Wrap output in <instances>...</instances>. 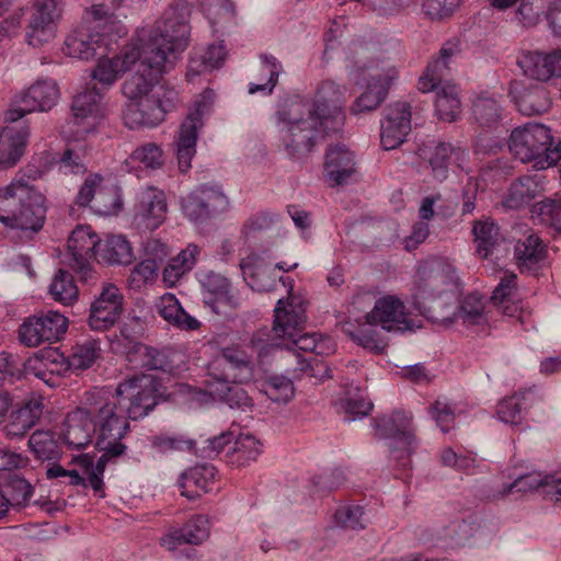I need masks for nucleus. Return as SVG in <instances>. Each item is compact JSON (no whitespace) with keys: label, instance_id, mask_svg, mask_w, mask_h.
Instances as JSON below:
<instances>
[{"label":"nucleus","instance_id":"62","mask_svg":"<svg viewBox=\"0 0 561 561\" xmlns=\"http://www.w3.org/2000/svg\"><path fill=\"white\" fill-rule=\"evenodd\" d=\"M428 414L443 433H448L455 424V407L446 399H437L430 408Z\"/></svg>","mask_w":561,"mask_h":561},{"label":"nucleus","instance_id":"12","mask_svg":"<svg viewBox=\"0 0 561 561\" xmlns=\"http://www.w3.org/2000/svg\"><path fill=\"white\" fill-rule=\"evenodd\" d=\"M178 102L176 90L159 85L152 95L126 105L123 113L125 125L131 129L156 127L164 121L169 112L175 110Z\"/></svg>","mask_w":561,"mask_h":561},{"label":"nucleus","instance_id":"5","mask_svg":"<svg viewBox=\"0 0 561 561\" xmlns=\"http://www.w3.org/2000/svg\"><path fill=\"white\" fill-rule=\"evenodd\" d=\"M89 21L69 34L64 43V53L72 58L89 60L110 51L113 35L126 34L125 26L108 12L104 4L92 5L88 12Z\"/></svg>","mask_w":561,"mask_h":561},{"label":"nucleus","instance_id":"43","mask_svg":"<svg viewBox=\"0 0 561 561\" xmlns=\"http://www.w3.org/2000/svg\"><path fill=\"white\" fill-rule=\"evenodd\" d=\"M325 175H352L357 172L354 153L343 145L330 146L324 157Z\"/></svg>","mask_w":561,"mask_h":561},{"label":"nucleus","instance_id":"55","mask_svg":"<svg viewBox=\"0 0 561 561\" xmlns=\"http://www.w3.org/2000/svg\"><path fill=\"white\" fill-rule=\"evenodd\" d=\"M261 71L268 76L265 83H250L248 92L254 94L261 92L265 95L273 93L274 88L278 82V77L283 71L280 61L273 55L263 54L261 55Z\"/></svg>","mask_w":561,"mask_h":561},{"label":"nucleus","instance_id":"41","mask_svg":"<svg viewBox=\"0 0 561 561\" xmlns=\"http://www.w3.org/2000/svg\"><path fill=\"white\" fill-rule=\"evenodd\" d=\"M226 48L222 43L210 44L202 51H195L188 62L186 77L193 81L195 77L222 66Z\"/></svg>","mask_w":561,"mask_h":561},{"label":"nucleus","instance_id":"38","mask_svg":"<svg viewBox=\"0 0 561 561\" xmlns=\"http://www.w3.org/2000/svg\"><path fill=\"white\" fill-rule=\"evenodd\" d=\"M1 500L9 506H25L33 495V486L15 472H5L0 480Z\"/></svg>","mask_w":561,"mask_h":561},{"label":"nucleus","instance_id":"50","mask_svg":"<svg viewBox=\"0 0 561 561\" xmlns=\"http://www.w3.org/2000/svg\"><path fill=\"white\" fill-rule=\"evenodd\" d=\"M477 253L481 259H488L495 247L500 244V228L490 220L477 221L473 226Z\"/></svg>","mask_w":561,"mask_h":561},{"label":"nucleus","instance_id":"46","mask_svg":"<svg viewBox=\"0 0 561 561\" xmlns=\"http://www.w3.org/2000/svg\"><path fill=\"white\" fill-rule=\"evenodd\" d=\"M306 323V310L304 309V320L297 329L295 330V334L293 336H285V348L291 350L295 347L296 350L304 352H311L318 355H323L327 352H331L332 347H330L329 343H331L330 339H318L317 334L312 333H302Z\"/></svg>","mask_w":561,"mask_h":561},{"label":"nucleus","instance_id":"18","mask_svg":"<svg viewBox=\"0 0 561 561\" xmlns=\"http://www.w3.org/2000/svg\"><path fill=\"white\" fill-rule=\"evenodd\" d=\"M68 251L71 256L70 267L83 282H95L98 273L91 263L96 259L100 237L89 226L77 227L68 239Z\"/></svg>","mask_w":561,"mask_h":561},{"label":"nucleus","instance_id":"24","mask_svg":"<svg viewBox=\"0 0 561 561\" xmlns=\"http://www.w3.org/2000/svg\"><path fill=\"white\" fill-rule=\"evenodd\" d=\"M203 299L210 310L220 316H228L240 307V296L231 282L216 272H208L201 280Z\"/></svg>","mask_w":561,"mask_h":561},{"label":"nucleus","instance_id":"35","mask_svg":"<svg viewBox=\"0 0 561 561\" xmlns=\"http://www.w3.org/2000/svg\"><path fill=\"white\" fill-rule=\"evenodd\" d=\"M216 469L204 463L185 470L179 479L181 495L195 500L202 494L210 492L215 483Z\"/></svg>","mask_w":561,"mask_h":561},{"label":"nucleus","instance_id":"60","mask_svg":"<svg viewBox=\"0 0 561 561\" xmlns=\"http://www.w3.org/2000/svg\"><path fill=\"white\" fill-rule=\"evenodd\" d=\"M182 529L187 543L201 545L209 537V519L206 515H194L183 525Z\"/></svg>","mask_w":561,"mask_h":561},{"label":"nucleus","instance_id":"40","mask_svg":"<svg viewBox=\"0 0 561 561\" xmlns=\"http://www.w3.org/2000/svg\"><path fill=\"white\" fill-rule=\"evenodd\" d=\"M545 254L546 250L542 241L535 233H530L525 237V239L518 240L514 250L517 265L522 272L536 271L543 261Z\"/></svg>","mask_w":561,"mask_h":561},{"label":"nucleus","instance_id":"27","mask_svg":"<svg viewBox=\"0 0 561 561\" xmlns=\"http://www.w3.org/2000/svg\"><path fill=\"white\" fill-rule=\"evenodd\" d=\"M183 355L171 348L158 350L145 344H136L129 353V362L136 363L146 370H160L168 374H178L181 370Z\"/></svg>","mask_w":561,"mask_h":561},{"label":"nucleus","instance_id":"51","mask_svg":"<svg viewBox=\"0 0 561 561\" xmlns=\"http://www.w3.org/2000/svg\"><path fill=\"white\" fill-rule=\"evenodd\" d=\"M516 105L523 115L541 114L550 107L549 93L543 87H533L518 96Z\"/></svg>","mask_w":561,"mask_h":561},{"label":"nucleus","instance_id":"8","mask_svg":"<svg viewBox=\"0 0 561 561\" xmlns=\"http://www.w3.org/2000/svg\"><path fill=\"white\" fill-rule=\"evenodd\" d=\"M552 139L547 126L528 123L513 129L508 149L522 163H533L535 170H546L561 160V140L551 148Z\"/></svg>","mask_w":561,"mask_h":561},{"label":"nucleus","instance_id":"63","mask_svg":"<svg viewBox=\"0 0 561 561\" xmlns=\"http://www.w3.org/2000/svg\"><path fill=\"white\" fill-rule=\"evenodd\" d=\"M550 474L542 476L540 472L534 471L518 476L504 491L505 493L528 492L539 486L550 485Z\"/></svg>","mask_w":561,"mask_h":561},{"label":"nucleus","instance_id":"36","mask_svg":"<svg viewBox=\"0 0 561 561\" xmlns=\"http://www.w3.org/2000/svg\"><path fill=\"white\" fill-rule=\"evenodd\" d=\"M240 270L247 284L257 291H270L276 286V275L264 259L252 253L240 261Z\"/></svg>","mask_w":561,"mask_h":561},{"label":"nucleus","instance_id":"39","mask_svg":"<svg viewBox=\"0 0 561 561\" xmlns=\"http://www.w3.org/2000/svg\"><path fill=\"white\" fill-rule=\"evenodd\" d=\"M262 453L261 442L252 434L240 433L233 440V446L227 451V462L238 468L247 467L256 461Z\"/></svg>","mask_w":561,"mask_h":561},{"label":"nucleus","instance_id":"42","mask_svg":"<svg viewBox=\"0 0 561 561\" xmlns=\"http://www.w3.org/2000/svg\"><path fill=\"white\" fill-rule=\"evenodd\" d=\"M470 536L471 527L469 524L462 518H456L451 520L447 526L443 527L440 531H435V535L432 533L430 534L428 530H425L421 535L420 540L424 545H458L460 541L469 538Z\"/></svg>","mask_w":561,"mask_h":561},{"label":"nucleus","instance_id":"6","mask_svg":"<svg viewBox=\"0 0 561 561\" xmlns=\"http://www.w3.org/2000/svg\"><path fill=\"white\" fill-rule=\"evenodd\" d=\"M46 218L45 196L22 178L0 187V222L37 232Z\"/></svg>","mask_w":561,"mask_h":561},{"label":"nucleus","instance_id":"53","mask_svg":"<svg viewBox=\"0 0 561 561\" xmlns=\"http://www.w3.org/2000/svg\"><path fill=\"white\" fill-rule=\"evenodd\" d=\"M100 185H98L96 205L103 209L105 214L116 213L123 207L122 190L115 178H104Z\"/></svg>","mask_w":561,"mask_h":561},{"label":"nucleus","instance_id":"33","mask_svg":"<svg viewBox=\"0 0 561 561\" xmlns=\"http://www.w3.org/2000/svg\"><path fill=\"white\" fill-rule=\"evenodd\" d=\"M516 280L515 274L504 275L493 291L492 300L494 304H497L499 309L504 316L515 318L520 324H526L530 319L531 312L524 307L520 300L512 299Z\"/></svg>","mask_w":561,"mask_h":561},{"label":"nucleus","instance_id":"48","mask_svg":"<svg viewBox=\"0 0 561 561\" xmlns=\"http://www.w3.org/2000/svg\"><path fill=\"white\" fill-rule=\"evenodd\" d=\"M543 190L538 178H516L504 201L507 208H519L534 199Z\"/></svg>","mask_w":561,"mask_h":561},{"label":"nucleus","instance_id":"45","mask_svg":"<svg viewBox=\"0 0 561 561\" xmlns=\"http://www.w3.org/2000/svg\"><path fill=\"white\" fill-rule=\"evenodd\" d=\"M100 356L99 343L94 340H88L82 344L72 347L71 354L67 358H62V368L57 370V375H61L67 370H84L90 368Z\"/></svg>","mask_w":561,"mask_h":561},{"label":"nucleus","instance_id":"54","mask_svg":"<svg viewBox=\"0 0 561 561\" xmlns=\"http://www.w3.org/2000/svg\"><path fill=\"white\" fill-rule=\"evenodd\" d=\"M141 204L148 221L147 227L158 228L163 222L168 208L164 193L149 188V192L142 197Z\"/></svg>","mask_w":561,"mask_h":561},{"label":"nucleus","instance_id":"57","mask_svg":"<svg viewBox=\"0 0 561 561\" xmlns=\"http://www.w3.org/2000/svg\"><path fill=\"white\" fill-rule=\"evenodd\" d=\"M472 115L480 126H493L500 121L501 106L494 98L480 95L472 104Z\"/></svg>","mask_w":561,"mask_h":561},{"label":"nucleus","instance_id":"7","mask_svg":"<svg viewBox=\"0 0 561 561\" xmlns=\"http://www.w3.org/2000/svg\"><path fill=\"white\" fill-rule=\"evenodd\" d=\"M459 51L457 43H445L439 50V57L428 64L425 73L419 80L420 91L431 92L437 90L435 110L438 118L446 122L456 121L461 113L458 88L456 84L446 81L451 60Z\"/></svg>","mask_w":561,"mask_h":561},{"label":"nucleus","instance_id":"21","mask_svg":"<svg viewBox=\"0 0 561 561\" xmlns=\"http://www.w3.org/2000/svg\"><path fill=\"white\" fill-rule=\"evenodd\" d=\"M61 11L62 0H33L32 14L25 33L28 45L38 47L55 37Z\"/></svg>","mask_w":561,"mask_h":561},{"label":"nucleus","instance_id":"32","mask_svg":"<svg viewBox=\"0 0 561 561\" xmlns=\"http://www.w3.org/2000/svg\"><path fill=\"white\" fill-rule=\"evenodd\" d=\"M435 173H468V152L449 142L438 144L428 159Z\"/></svg>","mask_w":561,"mask_h":561},{"label":"nucleus","instance_id":"2","mask_svg":"<svg viewBox=\"0 0 561 561\" xmlns=\"http://www.w3.org/2000/svg\"><path fill=\"white\" fill-rule=\"evenodd\" d=\"M137 43L126 46L125 49L112 58L106 55L99 56L98 64L92 70V83L79 92L72 101V124L76 136L90 133L96 124L105 117L106 107L103 102L105 92L135 65L140 56Z\"/></svg>","mask_w":561,"mask_h":561},{"label":"nucleus","instance_id":"9","mask_svg":"<svg viewBox=\"0 0 561 561\" xmlns=\"http://www.w3.org/2000/svg\"><path fill=\"white\" fill-rule=\"evenodd\" d=\"M354 79L365 90L354 101L350 112L359 115L375 111L387 99L389 89L398 77L397 68L389 61L369 59L354 61Z\"/></svg>","mask_w":561,"mask_h":561},{"label":"nucleus","instance_id":"61","mask_svg":"<svg viewBox=\"0 0 561 561\" xmlns=\"http://www.w3.org/2000/svg\"><path fill=\"white\" fill-rule=\"evenodd\" d=\"M24 376L23 360L11 353H0V385L13 383Z\"/></svg>","mask_w":561,"mask_h":561},{"label":"nucleus","instance_id":"1","mask_svg":"<svg viewBox=\"0 0 561 561\" xmlns=\"http://www.w3.org/2000/svg\"><path fill=\"white\" fill-rule=\"evenodd\" d=\"M65 426V443L75 449L85 448L95 436L99 450L111 455H123L126 450L122 440L130 425L117 412L114 398L104 397L101 388L84 393L82 405L67 414Z\"/></svg>","mask_w":561,"mask_h":561},{"label":"nucleus","instance_id":"13","mask_svg":"<svg viewBox=\"0 0 561 561\" xmlns=\"http://www.w3.org/2000/svg\"><path fill=\"white\" fill-rule=\"evenodd\" d=\"M346 87L332 80L322 81L317 88L313 101L308 105L307 114H312L324 128L325 134L340 133L345 123L343 111L346 102Z\"/></svg>","mask_w":561,"mask_h":561},{"label":"nucleus","instance_id":"10","mask_svg":"<svg viewBox=\"0 0 561 561\" xmlns=\"http://www.w3.org/2000/svg\"><path fill=\"white\" fill-rule=\"evenodd\" d=\"M103 396L113 397L117 412L129 423L149 414L158 404L157 382L149 376H133L121 382L115 390L101 388Z\"/></svg>","mask_w":561,"mask_h":561},{"label":"nucleus","instance_id":"20","mask_svg":"<svg viewBox=\"0 0 561 561\" xmlns=\"http://www.w3.org/2000/svg\"><path fill=\"white\" fill-rule=\"evenodd\" d=\"M67 329V318L58 311L49 310L27 318L19 328V339L22 344L35 347L60 340Z\"/></svg>","mask_w":561,"mask_h":561},{"label":"nucleus","instance_id":"23","mask_svg":"<svg viewBox=\"0 0 561 561\" xmlns=\"http://www.w3.org/2000/svg\"><path fill=\"white\" fill-rule=\"evenodd\" d=\"M123 306L124 296L121 289L111 283L103 284L100 294L91 302L89 327L94 331L111 329L121 318Z\"/></svg>","mask_w":561,"mask_h":561},{"label":"nucleus","instance_id":"56","mask_svg":"<svg viewBox=\"0 0 561 561\" xmlns=\"http://www.w3.org/2000/svg\"><path fill=\"white\" fill-rule=\"evenodd\" d=\"M222 381L220 388L217 389L219 400L224 401L231 409H238L243 412L252 411L254 407L253 399L239 385L240 382Z\"/></svg>","mask_w":561,"mask_h":561},{"label":"nucleus","instance_id":"4","mask_svg":"<svg viewBox=\"0 0 561 561\" xmlns=\"http://www.w3.org/2000/svg\"><path fill=\"white\" fill-rule=\"evenodd\" d=\"M191 11L185 0L171 3L152 27L137 31L136 43L140 48L156 55L161 53L173 65L176 55L188 45Z\"/></svg>","mask_w":561,"mask_h":561},{"label":"nucleus","instance_id":"44","mask_svg":"<svg viewBox=\"0 0 561 561\" xmlns=\"http://www.w3.org/2000/svg\"><path fill=\"white\" fill-rule=\"evenodd\" d=\"M100 259L108 264L128 265L135 260L129 241L122 234L108 236L99 249Z\"/></svg>","mask_w":561,"mask_h":561},{"label":"nucleus","instance_id":"30","mask_svg":"<svg viewBox=\"0 0 561 561\" xmlns=\"http://www.w3.org/2000/svg\"><path fill=\"white\" fill-rule=\"evenodd\" d=\"M30 129L25 125H8L0 131V172L15 165L25 152Z\"/></svg>","mask_w":561,"mask_h":561},{"label":"nucleus","instance_id":"58","mask_svg":"<svg viewBox=\"0 0 561 561\" xmlns=\"http://www.w3.org/2000/svg\"><path fill=\"white\" fill-rule=\"evenodd\" d=\"M533 214L543 225L558 227L561 225V195L545 198L533 207Z\"/></svg>","mask_w":561,"mask_h":561},{"label":"nucleus","instance_id":"52","mask_svg":"<svg viewBox=\"0 0 561 561\" xmlns=\"http://www.w3.org/2000/svg\"><path fill=\"white\" fill-rule=\"evenodd\" d=\"M49 294L54 300L66 306L71 305L78 299L73 276L66 270H58L49 285Z\"/></svg>","mask_w":561,"mask_h":561},{"label":"nucleus","instance_id":"26","mask_svg":"<svg viewBox=\"0 0 561 561\" xmlns=\"http://www.w3.org/2000/svg\"><path fill=\"white\" fill-rule=\"evenodd\" d=\"M367 321L370 324L380 325L388 332L412 331L415 327L403 301L391 295L376 301L373 310L367 314Z\"/></svg>","mask_w":561,"mask_h":561},{"label":"nucleus","instance_id":"31","mask_svg":"<svg viewBox=\"0 0 561 561\" xmlns=\"http://www.w3.org/2000/svg\"><path fill=\"white\" fill-rule=\"evenodd\" d=\"M43 397L31 396L21 407L13 410L3 426L8 437H22L30 431L43 414Z\"/></svg>","mask_w":561,"mask_h":561},{"label":"nucleus","instance_id":"28","mask_svg":"<svg viewBox=\"0 0 561 561\" xmlns=\"http://www.w3.org/2000/svg\"><path fill=\"white\" fill-rule=\"evenodd\" d=\"M517 66L524 76L547 81L554 75L561 73V49L551 53L524 51L517 58Z\"/></svg>","mask_w":561,"mask_h":561},{"label":"nucleus","instance_id":"11","mask_svg":"<svg viewBox=\"0 0 561 561\" xmlns=\"http://www.w3.org/2000/svg\"><path fill=\"white\" fill-rule=\"evenodd\" d=\"M279 299L274 311V324L272 328L262 327L253 332L250 339V347L260 359L267 356L274 348L285 347V336H293L297 325L304 320L302 302Z\"/></svg>","mask_w":561,"mask_h":561},{"label":"nucleus","instance_id":"3","mask_svg":"<svg viewBox=\"0 0 561 561\" xmlns=\"http://www.w3.org/2000/svg\"><path fill=\"white\" fill-rule=\"evenodd\" d=\"M308 105L298 95L282 100L277 106L276 127L278 148L291 159H301L310 153L319 138L330 136L318 124L312 114H307Z\"/></svg>","mask_w":561,"mask_h":561},{"label":"nucleus","instance_id":"49","mask_svg":"<svg viewBox=\"0 0 561 561\" xmlns=\"http://www.w3.org/2000/svg\"><path fill=\"white\" fill-rule=\"evenodd\" d=\"M28 447L36 459L57 460L61 456L59 438L51 431H35L28 439Z\"/></svg>","mask_w":561,"mask_h":561},{"label":"nucleus","instance_id":"17","mask_svg":"<svg viewBox=\"0 0 561 561\" xmlns=\"http://www.w3.org/2000/svg\"><path fill=\"white\" fill-rule=\"evenodd\" d=\"M376 434L380 438H391L402 445L392 449L393 457L399 461L398 466L407 469L410 466V455L415 440L412 415L405 411H394L390 416L375 420Z\"/></svg>","mask_w":561,"mask_h":561},{"label":"nucleus","instance_id":"19","mask_svg":"<svg viewBox=\"0 0 561 561\" xmlns=\"http://www.w3.org/2000/svg\"><path fill=\"white\" fill-rule=\"evenodd\" d=\"M213 99L214 91L205 90L195 103L196 108L181 124L176 141V160L181 173L188 172L192 167L191 162L196 153L197 130L202 127L203 113L211 104Z\"/></svg>","mask_w":561,"mask_h":561},{"label":"nucleus","instance_id":"29","mask_svg":"<svg viewBox=\"0 0 561 561\" xmlns=\"http://www.w3.org/2000/svg\"><path fill=\"white\" fill-rule=\"evenodd\" d=\"M33 163L39 175L49 172L79 175L87 172V165L81 153L73 149L65 150L61 156L49 151L42 152L33 158Z\"/></svg>","mask_w":561,"mask_h":561},{"label":"nucleus","instance_id":"15","mask_svg":"<svg viewBox=\"0 0 561 561\" xmlns=\"http://www.w3.org/2000/svg\"><path fill=\"white\" fill-rule=\"evenodd\" d=\"M415 297L435 299L458 287L455 266L445 259L421 262L414 275Z\"/></svg>","mask_w":561,"mask_h":561},{"label":"nucleus","instance_id":"37","mask_svg":"<svg viewBox=\"0 0 561 561\" xmlns=\"http://www.w3.org/2000/svg\"><path fill=\"white\" fill-rule=\"evenodd\" d=\"M536 400L535 391L531 389L518 391L502 399L497 403L496 414L500 421L518 425L523 421V413L529 409Z\"/></svg>","mask_w":561,"mask_h":561},{"label":"nucleus","instance_id":"47","mask_svg":"<svg viewBox=\"0 0 561 561\" xmlns=\"http://www.w3.org/2000/svg\"><path fill=\"white\" fill-rule=\"evenodd\" d=\"M198 254L199 248L195 244H188L164 267L162 272L163 282L169 287L174 286L185 273L193 268Z\"/></svg>","mask_w":561,"mask_h":561},{"label":"nucleus","instance_id":"59","mask_svg":"<svg viewBox=\"0 0 561 561\" xmlns=\"http://www.w3.org/2000/svg\"><path fill=\"white\" fill-rule=\"evenodd\" d=\"M263 391L274 402L286 403L294 397L291 380L279 376L268 378L263 385Z\"/></svg>","mask_w":561,"mask_h":561},{"label":"nucleus","instance_id":"22","mask_svg":"<svg viewBox=\"0 0 561 561\" xmlns=\"http://www.w3.org/2000/svg\"><path fill=\"white\" fill-rule=\"evenodd\" d=\"M58 98L59 89L55 80H38L20 95L16 101L19 106L7 111L5 121L15 123L27 113L49 111L57 103Z\"/></svg>","mask_w":561,"mask_h":561},{"label":"nucleus","instance_id":"14","mask_svg":"<svg viewBox=\"0 0 561 561\" xmlns=\"http://www.w3.org/2000/svg\"><path fill=\"white\" fill-rule=\"evenodd\" d=\"M137 49L140 51L137 70L122 84V93L129 102H136L157 92L161 76L173 66L161 53L153 55L140 46H137Z\"/></svg>","mask_w":561,"mask_h":561},{"label":"nucleus","instance_id":"16","mask_svg":"<svg viewBox=\"0 0 561 561\" xmlns=\"http://www.w3.org/2000/svg\"><path fill=\"white\" fill-rule=\"evenodd\" d=\"M230 203L220 186L201 185L181 199V210L194 224H204L224 214Z\"/></svg>","mask_w":561,"mask_h":561},{"label":"nucleus","instance_id":"34","mask_svg":"<svg viewBox=\"0 0 561 561\" xmlns=\"http://www.w3.org/2000/svg\"><path fill=\"white\" fill-rule=\"evenodd\" d=\"M215 364L228 366L230 371L216 376L221 381L243 382L252 377V362L250 355L239 345L222 348L220 357Z\"/></svg>","mask_w":561,"mask_h":561},{"label":"nucleus","instance_id":"64","mask_svg":"<svg viewBox=\"0 0 561 561\" xmlns=\"http://www.w3.org/2000/svg\"><path fill=\"white\" fill-rule=\"evenodd\" d=\"M158 264L153 260H142L130 271L128 284L131 288L140 289L157 277Z\"/></svg>","mask_w":561,"mask_h":561},{"label":"nucleus","instance_id":"25","mask_svg":"<svg viewBox=\"0 0 561 561\" xmlns=\"http://www.w3.org/2000/svg\"><path fill=\"white\" fill-rule=\"evenodd\" d=\"M411 105L405 101L389 104L380 121V145L392 150L404 142L411 131Z\"/></svg>","mask_w":561,"mask_h":561}]
</instances>
